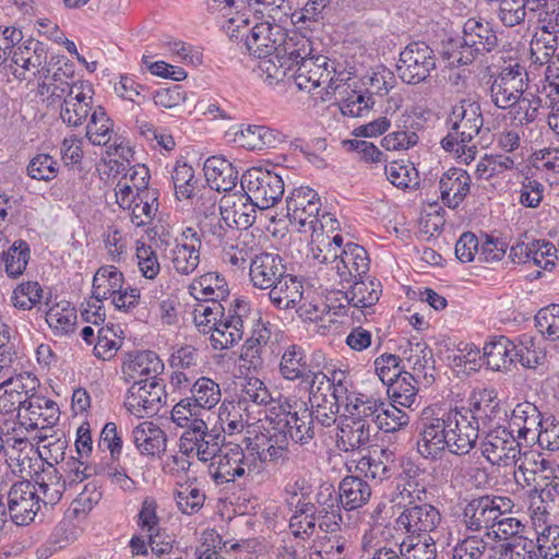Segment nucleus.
I'll return each instance as SVG.
<instances>
[{
    "label": "nucleus",
    "instance_id": "57",
    "mask_svg": "<svg viewBox=\"0 0 559 559\" xmlns=\"http://www.w3.org/2000/svg\"><path fill=\"white\" fill-rule=\"evenodd\" d=\"M409 424V415L394 404L381 402L377 426L384 432H395Z\"/></svg>",
    "mask_w": 559,
    "mask_h": 559
},
{
    "label": "nucleus",
    "instance_id": "9",
    "mask_svg": "<svg viewBox=\"0 0 559 559\" xmlns=\"http://www.w3.org/2000/svg\"><path fill=\"white\" fill-rule=\"evenodd\" d=\"M512 501L508 497L481 496L472 499L463 510V521L466 528L478 532L483 528L495 527L498 518L510 511Z\"/></svg>",
    "mask_w": 559,
    "mask_h": 559
},
{
    "label": "nucleus",
    "instance_id": "28",
    "mask_svg": "<svg viewBox=\"0 0 559 559\" xmlns=\"http://www.w3.org/2000/svg\"><path fill=\"white\" fill-rule=\"evenodd\" d=\"M465 414L468 415L469 420L477 421L479 428L480 425L486 426L507 413L501 408L497 393L493 390L483 389L472 393L469 407Z\"/></svg>",
    "mask_w": 559,
    "mask_h": 559
},
{
    "label": "nucleus",
    "instance_id": "12",
    "mask_svg": "<svg viewBox=\"0 0 559 559\" xmlns=\"http://www.w3.org/2000/svg\"><path fill=\"white\" fill-rule=\"evenodd\" d=\"M480 451L490 464L508 466L520 455L521 447L513 430L498 426L481 440Z\"/></svg>",
    "mask_w": 559,
    "mask_h": 559
},
{
    "label": "nucleus",
    "instance_id": "34",
    "mask_svg": "<svg viewBox=\"0 0 559 559\" xmlns=\"http://www.w3.org/2000/svg\"><path fill=\"white\" fill-rule=\"evenodd\" d=\"M463 45L478 55L489 52L498 45V38L488 22L468 19L463 26Z\"/></svg>",
    "mask_w": 559,
    "mask_h": 559
},
{
    "label": "nucleus",
    "instance_id": "1",
    "mask_svg": "<svg viewBox=\"0 0 559 559\" xmlns=\"http://www.w3.org/2000/svg\"><path fill=\"white\" fill-rule=\"evenodd\" d=\"M449 133L441 140L444 151L454 153L463 163L469 164L477 153L473 140L479 134L484 118L480 105L471 99H462L452 107L448 118Z\"/></svg>",
    "mask_w": 559,
    "mask_h": 559
},
{
    "label": "nucleus",
    "instance_id": "59",
    "mask_svg": "<svg viewBox=\"0 0 559 559\" xmlns=\"http://www.w3.org/2000/svg\"><path fill=\"white\" fill-rule=\"evenodd\" d=\"M43 298V288L38 282H23L12 294V301L15 308L31 310L37 306Z\"/></svg>",
    "mask_w": 559,
    "mask_h": 559
},
{
    "label": "nucleus",
    "instance_id": "43",
    "mask_svg": "<svg viewBox=\"0 0 559 559\" xmlns=\"http://www.w3.org/2000/svg\"><path fill=\"white\" fill-rule=\"evenodd\" d=\"M306 358L302 347L297 345L288 346L284 350L280 362L282 377L289 381L300 380L301 382L313 368L307 364Z\"/></svg>",
    "mask_w": 559,
    "mask_h": 559
},
{
    "label": "nucleus",
    "instance_id": "41",
    "mask_svg": "<svg viewBox=\"0 0 559 559\" xmlns=\"http://www.w3.org/2000/svg\"><path fill=\"white\" fill-rule=\"evenodd\" d=\"M394 453L388 448L380 449V452L373 451L372 454L362 456L356 469L367 478L381 483L392 477V466Z\"/></svg>",
    "mask_w": 559,
    "mask_h": 559
},
{
    "label": "nucleus",
    "instance_id": "62",
    "mask_svg": "<svg viewBox=\"0 0 559 559\" xmlns=\"http://www.w3.org/2000/svg\"><path fill=\"white\" fill-rule=\"evenodd\" d=\"M535 546L533 539L518 536L501 545L499 559H538Z\"/></svg>",
    "mask_w": 559,
    "mask_h": 559
},
{
    "label": "nucleus",
    "instance_id": "61",
    "mask_svg": "<svg viewBox=\"0 0 559 559\" xmlns=\"http://www.w3.org/2000/svg\"><path fill=\"white\" fill-rule=\"evenodd\" d=\"M534 543L538 559L559 558V526H547L537 535Z\"/></svg>",
    "mask_w": 559,
    "mask_h": 559
},
{
    "label": "nucleus",
    "instance_id": "14",
    "mask_svg": "<svg viewBox=\"0 0 559 559\" xmlns=\"http://www.w3.org/2000/svg\"><path fill=\"white\" fill-rule=\"evenodd\" d=\"M441 519V513L435 506L409 502V506L396 519V525L400 530H404L408 536L427 537L436 532Z\"/></svg>",
    "mask_w": 559,
    "mask_h": 559
},
{
    "label": "nucleus",
    "instance_id": "58",
    "mask_svg": "<svg viewBox=\"0 0 559 559\" xmlns=\"http://www.w3.org/2000/svg\"><path fill=\"white\" fill-rule=\"evenodd\" d=\"M171 180L177 198L190 199L194 195L198 180L193 168L186 163H177L171 174Z\"/></svg>",
    "mask_w": 559,
    "mask_h": 559
},
{
    "label": "nucleus",
    "instance_id": "22",
    "mask_svg": "<svg viewBox=\"0 0 559 559\" xmlns=\"http://www.w3.org/2000/svg\"><path fill=\"white\" fill-rule=\"evenodd\" d=\"M245 194H225L219 201V214L224 223L234 229H248L255 222V206L246 201Z\"/></svg>",
    "mask_w": 559,
    "mask_h": 559
},
{
    "label": "nucleus",
    "instance_id": "16",
    "mask_svg": "<svg viewBox=\"0 0 559 559\" xmlns=\"http://www.w3.org/2000/svg\"><path fill=\"white\" fill-rule=\"evenodd\" d=\"M39 388V380L28 372L17 373L0 382V414L17 412V417L32 390Z\"/></svg>",
    "mask_w": 559,
    "mask_h": 559
},
{
    "label": "nucleus",
    "instance_id": "20",
    "mask_svg": "<svg viewBox=\"0 0 559 559\" xmlns=\"http://www.w3.org/2000/svg\"><path fill=\"white\" fill-rule=\"evenodd\" d=\"M371 487L359 476H346L340 484L337 493L332 487H328V495L331 506L341 504L346 511L358 510L362 508L371 498Z\"/></svg>",
    "mask_w": 559,
    "mask_h": 559
},
{
    "label": "nucleus",
    "instance_id": "23",
    "mask_svg": "<svg viewBox=\"0 0 559 559\" xmlns=\"http://www.w3.org/2000/svg\"><path fill=\"white\" fill-rule=\"evenodd\" d=\"M452 427L449 428L447 449L455 455H465L476 445L479 428L465 413L453 409Z\"/></svg>",
    "mask_w": 559,
    "mask_h": 559
},
{
    "label": "nucleus",
    "instance_id": "36",
    "mask_svg": "<svg viewBox=\"0 0 559 559\" xmlns=\"http://www.w3.org/2000/svg\"><path fill=\"white\" fill-rule=\"evenodd\" d=\"M370 437L371 425L345 416L338 425L336 447L343 452L355 451L366 445L370 441Z\"/></svg>",
    "mask_w": 559,
    "mask_h": 559
},
{
    "label": "nucleus",
    "instance_id": "15",
    "mask_svg": "<svg viewBox=\"0 0 559 559\" xmlns=\"http://www.w3.org/2000/svg\"><path fill=\"white\" fill-rule=\"evenodd\" d=\"M250 32L245 36L247 50L257 58H266L284 39L286 23L272 22L270 20H254Z\"/></svg>",
    "mask_w": 559,
    "mask_h": 559
},
{
    "label": "nucleus",
    "instance_id": "5",
    "mask_svg": "<svg viewBox=\"0 0 559 559\" xmlns=\"http://www.w3.org/2000/svg\"><path fill=\"white\" fill-rule=\"evenodd\" d=\"M528 87V73L520 63L509 64L492 78L489 86L491 103L499 109H511Z\"/></svg>",
    "mask_w": 559,
    "mask_h": 559
},
{
    "label": "nucleus",
    "instance_id": "63",
    "mask_svg": "<svg viewBox=\"0 0 559 559\" xmlns=\"http://www.w3.org/2000/svg\"><path fill=\"white\" fill-rule=\"evenodd\" d=\"M536 328L549 340H559V305L552 304L540 309L535 316Z\"/></svg>",
    "mask_w": 559,
    "mask_h": 559
},
{
    "label": "nucleus",
    "instance_id": "55",
    "mask_svg": "<svg viewBox=\"0 0 559 559\" xmlns=\"http://www.w3.org/2000/svg\"><path fill=\"white\" fill-rule=\"evenodd\" d=\"M194 402L209 412L215 407L222 397L219 385L207 377L199 378L191 388Z\"/></svg>",
    "mask_w": 559,
    "mask_h": 559
},
{
    "label": "nucleus",
    "instance_id": "32",
    "mask_svg": "<svg viewBox=\"0 0 559 559\" xmlns=\"http://www.w3.org/2000/svg\"><path fill=\"white\" fill-rule=\"evenodd\" d=\"M143 173L144 175L141 177V182L139 185L134 183L136 199L131 206H129L131 210V222L136 227L148 225L158 210L157 193L155 190H151L146 187L147 182L145 179L147 177V170L144 169Z\"/></svg>",
    "mask_w": 559,
    "mask_h": 559
},
{
    "label": "nucleus",
    "instance_id": "33",
    "mask_svg": "<svg viewBox=\"0 0 559 559\" xmlns=\"http://www.w3.org/2000/svg\"><path fill=\"white\" fill-rule=\"evenodd\" d=\"M132 442L142 455L159 456L166 451V433L152 421L135 426L131 433Z\"/></svg>",
    "mask_w": 559,
    "mask_h": 559
},
{
    "label": "nucleus",
    "instance_id": "11",
    "mask_svg": "<svg viewBox=\"0 0 559 559\" xmlns=\"http://www.w3.org/2000/svg\"><path fill=\"white\" fill-rule=\"evenodd\" d=\"M8 511L16 525H28L40 511V496L29 480L14 483L7 495Z\"/></svg>",
    "mask_w": 559,
    "mask_h": 559
},
{
    "label": "nucleus",
    "instance_id": "24",
    "mask_svg": "<svg viewBox=\"0 0 559 559\" xmlns=\"http://www.w3.org/2000/svg\"><path fill=\"white\" fill-rule=\"evenodd\" d=\"M286 271V265L278 254L262 252L251 260L249 275L253 287L265 290L273 286Z\"/></svg>",
    "mask_w": 559,
    "mask_h": 559
},
{
    "label": "nucleus",
    "instance_id": "48",
    "mask_svg": "<svg viewBox=\"0 0 559 559\" xmlns=\"http://www.w3.org/2000/svg\"><path fill=\"white\" fill-rule=\"evenodd\" d=\"M60 71L61 69H58V71L53 73L51 82H43L38 84V94L47 98L48 105H52L56 100L60 99L64 102L66 98L73 96L78 91L81 90L79 88V83L82 81L72 83L63 81L62 76L64 73H61Z\"/></svg>",
    "mask_w": 559,
    "mask_h": 559
},
{
    "label": "nucleus",
    "instance_id": "54",
    "mask_svg": "<svg viewBox=\"0 0 559 559\" xmlns=\"http://www.w3.org/2000/svg\"><path fill=\"white\" fill-rule=\"evenodd\" d=\"M224 307L221 302L203 301L195 306L193 310V321L202 333H212L224 316Z\"/></svg>",
    "mask_w": 559,
    "mask_h": 559
},
{
    "label": "nucleus",
    "instance_id": "49",
    "mask_svg": "<svg viewBox=\"0 0 559 559\" xmlns=\"http://www.w3.org/2000/svg\"><path fill=\"white\" fill-rule=\"evenodd\" d=\"M418 383L419 379L415 374L405 371L394 382L388 384V391L392 393L394 403L403 407H411L416 401Z\"/></svg>",
    "mask_w": 559,
    "mask_h": 559
},
{
    "label": "nucleus",
    "instance_id": "52",
    "mask_svg": "<svg viewBox=\"0 0 559 559\" xmlns=\"http://www.w3.org/2000/svg\"><path fill=\"white\" fill-rule=\"evenodd\" d=\"M29 260V247L26 241H15L7 251L2 253L8 276L16 278L22 275Z\"/></svg>",
    "mask_w": 559,
    "mask_h": 559
},
{
    "label": "nucleus",
    "instance_id": "46",
    "mask_svg": "<svg viewBox=\"0 0 559 559\" xmlns=\"http://www.w3.org/2000/svg\"><path fill=\"white\" fill-rule=\"evenodd\" d=\"M114 123L102 106H96L86 126V138L93 145L106 146L114 132Z\"/></svg>",
    "mask_w": 559,
    "mask_h": 559
},
{
    "label": "nucleus",
    "instance_id": "18",
    "mask_svg": "<svg viewBox=\"0 0 559 559\" xmlns=\"http://www.w3.org/2000/svg\"><path fill=\"white\" fill-rule=\"evenodd\" d=\"M59 414L57 403L35 389L31 391L20 419L22 425L31 429H44L53 426L59 419Z\"/></svg>",
    "mask_w": 559,
    "mask_h": 559
},
{
    "label": "nucleus",
    "instance_id": "29",
    "mask_svg": "<svg viewBox=\"0 0 559 559\" xmlns=\"http://www.w3.org/2000/svg\"><path fill=\"white\" fill-rule=\"evenodd\" d=\"M543 424L544 418L538 408L533 403L523 402L512 411L510 430H516L518 439L534 441Z\"/></svg>",
    "mask_w": 559,
    "mask_h": 559
},
{
    "label": "nucleus",
    "instance_id": "53",
    "mask_svg": "<svg viewBox=\"0 0 559 559\" xmlns=\"http://www.w3.org/2000/svg\"><path fill=\"white\" fill-rule=\"evenodd\" d=\"M292 423L295 425L294 433H292V440L295 443L307 444L318 432L317 424H314L312 418V413L309 412L306 404L298 405L295 403V418Z\"/></svg>",
    "mask_w": 559,
    "mask_h": 559
},
{
    "label": "nucleus",
    "instance_id": "13",
    "mask_svg": "<svg viewBox=\"0 0 559 559\" xmlns=\"http://www.w3.org/2000/svg\"><path fill=\"white\" fill-rule=\"evenodd\" d=\"M321 200L318 193L309 187L294 189L286 199L287 215L289 221L300 227L314 230L318 223L323 227L324 223L319 218Z\"/></svg>",
    "mask_w": 559,
    "mask_h": 559
},
{
    "label": "nucleus",
    "instance_id": "39",
    "mask_svg": "<svg viewBox=\"0 0 559 559\" xmlns=\"http://www.w3.org/2000/svg\"><path fill=\"white\" fill-rule=\"evenodd\" d=\"M515 357L516 345L503 335L495 336L484 346L483 359L491 370L501 371L509 369Z\"/></svg>",
    "mask_w": 559,
    "mask_h": 559
},
{
    "label": "nucleus",
    "instance_id": "30",
    "mask_svg": "<svg viewBox=\"0 0 559 559\" xmlns=\"http://www.w3.org/2000/svg\"><path fill=\"white\" fill-rule=\"evenodd\" d=\"M211 189L219 192L231 191L238 181V170L223 156H211L203 166Z\"/></svg>",
    "mask_w": 559,
    "mask_h": 559
},
{
    "label": "nucleus",
    "instance_id": "47",
    "mask_svg": "<svg viewBox=\"0 0 559 559\" xmlns=\"http://www.w3.org/2000/svg\"><path fill=\"white\" fill-rule=\"evenodd\" d=\"M349 285L350 299L354 309L370 308L380 298L381 284L377 280L358 278L353 281Z\"/></svg>",
    "mask_w": 559,
    "mask_h": 559
},
{
    "label": "nucleus",
    "instance_id": "26",
    "mask_svg": "<svg viewBox=\"0 0 559 559\" xmlns=\"http://www.w3.org/2000/svg\"><path fill=\"white\" fill-rule=\"evenodd\" d=\"M79 88L73 96L66 98L61 104L60 118L70 127L81 126L88 114L93 111V86L88 82L79 83Z\"/></svg>",
    "mask_w": 559,
    "mask_h": 559
},
{
    "label": "nucleus",
    "instance_id": "64",
    "mask_svg": "<svg viewBox=\"0 0 559 559\" xmlns=\"http://www.w3.org/2000/svg\"><path fill=\"white\" fill-rule=\"evenodd\" d=\"M488 542L479 536H468L453 548L452 559H486Z\"/></svg>",
    "mask_w": 559,
    "mask_h": 559
},
{
    "label": "nucleus",
    "instance_id": "8",
    "mask_svg": "<svg viewBox=\"0 0 559 559\" xmlns=\"http://www.w3.org/2000/svg\"><path fill=\"white\" fill-rule=\"evenodd\" d=\"M321 262L326 265L331 264L326 270L333 272L334 281L343 288H345V284H350L355 280L362 278L368 273L370 264L365 248L353 242L346 243L341 250V253H335L331 261L328 255L324 254Z\"/></svg>",
    "mask_w": 559,
    "mask_h": 559
},
{
    "label": "nucleus",
    "instance_id": "25",
    "mask_svg": "<svg viewBox=\"0 0 559 559\" xmlns=\"http://www.w3.org/2000/svg\"><path fill=\"white\" fill-rule=\"evenodd\" d=\"M331 60L323 56H313L312 53L306 57L295 70L294 80L299 90L312 91L322 84H325L328 76L331 74L330 64Z\"/></svg>",
    "mask_w": 559,
    "mask_h": 559
},
{
    "label": "nucleus",
    "instance_id": "27",
    "mask_svg": "<svg viewBox=\"0 0 559 559\" xmlns=\"http://www.w3.org/2000/svg\"><path fill=\"white\" fill-rule=\"evenodd\" d=\"M471 182V176L462 168L453 167L443 173L439 189L444 205L456 209L469 193Z\"/></svg>",
    "mask_w": 559,
    "mask_h": 559
},
{
    "label": "nucleus",
    "instance_id": "38",
    "mask_svg": "<svg viewBox=\"0 0 559 559\" xmlns=\"http://www.w3.org/2000/svg\"><path fill=\"white\" fill-rule=\"evenodd\" d=\"M189 289L190 294L201 301L221 302L229 295L226 280L216 272H209L195 278Z\"/></svg>",
    "mask_w": 559,
    "mask_h": 559
},
{
    "label": "nucleus",
    "instance_id": "56",
    "mask_svg": "<svg viewBox=\"0 0 559 559\" xmlns=\"http://www.w3.org/2000/svg\"><path fill=\"white\" fill-rule=\"evenodd\" d=\"M206 409L199 406L192 396L180 400L171 409V420L179 427L189 428L194 420L205 419Z\"/></svg>",
    "mask_w": 559,
    "mask_h": 559
},
{
    "label": "nucleus",
    "instance_id": "2",
    "mask_svg": "<svg viewBox=\"0 0 559 559\" xmlns=\"http://www.w3.org/2000/svg\"><path fill=\"white\" fill-rule=\"evenodd\" d=\"M453 409H433L430 407L421 412L418 423L419 438L417 440L418 453L429 460H439L449 445V428L452 427Z\"/></svg>",
    "mask_w": 559,
    "mask_h": 559
},
{
    "label": "nucleus",
    "instance_id": "7",
    "mask_svg": "<svg viewBox=\"0 0 559 559\" xmlns=\"http://www.w3.org/2000/svg\"><path fill=\"white\" fill-rule=\"evenodd\" d=\"M225 436L216 428L210 429L205 419L194 420L179 439V450L186 456L195 455L207 462L221 450Z\"/></svg>",
    "mask_w": 559,
    "mask_h": 559
},
{
    "label": "nucleus",
    "instance_id": "35",
    "mask_svg": "<svg viewBox=\"0 0 559 559\" xmlns=\"http://www.w3.org/2000/svg\"><path fill=\"white\" fill-rule=\"evenodd\" d=\"M302 294L301 281L287 272L269 288L270 301L281 310L294 308L298 302H301Z\"/></svg>",
    "mask_w": 559,
    "mask_h": 559
},
{
    "label": "nucleus",
    "instance_id": "42",
    "mask_svg": "<svg viewBox=\"0 0 559 559\" xmlns=\"http://www.w3.org/2000/svg\"><path fill=\"white\" fill-rule=\"evenodd\" d=\"M407 364L418 379L423 378L426 384L435 380V360L431 348L423 342L409 343L408 355L405 357Z\"/></svg>",
    "mask_w": 559,
    "mask_h": 559
},
{
    "label": "nucleus",
    "instance_id": "4",
    "mask_svg": "<svg viewBox=\"0 0 559 559\" xmlns=\"http://www.w3.org/2000/svg\"><path fill=\"white\" fill-rule=\"evenodd\" d=\"M240 185L247 195L246 201H251L260 210L277 204L285 190L282 176L262 167L246 170Z\"/></svg>",
    "mask_w": 559,
    "mask_h": 559
},
{
    "label": "nucleus",
    "instance_id": "17",
    "mask_svg": "<svg viewBox=\"0 0 559 559\" xmlns=\"http://www.w3.org/2000/svg\"><path fill=\"white\" fill-rule=\"evenodd\" d=\"M249 311L248 304L236 299L234 309L221 317L211 334V344L214 349H227L238 343L243 336V317Z\"/></svg>",
    "mask_w": 559,
    "mask_h": 559
},
{
    "label": "nucleus",
    "instance_id": "19",
    "mask_svg": "<svg viewBox=\"0 0 559 559\" xmlns=\"http://www.w3.org/2000/svg\"><path fill=\"white\" fill-rule=\"evenodd\" d=\"M200 249L201 236L193 228H186L169 252L174 270L180 275L192 274L200 264Z\"/></svg>",
    "mask_w": 559,
    "mask_h": 559
},
{
    "label": "nucleus",
    "instance_id": "50",
    "mask_svg": "<svg viewBox=\"0 0 559 559\" xmlns=\"http://www.w3.org/2000/svg\"><path fill=\"white\" fill-rule=\"evenodd\" d=\"M253 20L288 23L292 20L289 0H254Z\"/></svg>",
    "mask_w": 559,
    "mask_h": 559
},
{
    "label": "nucleus",
    "instance_id": "44",
    "mask_svg": "<svg viewBox=\"0 0 559 559\" xmlns=\"http://www.w3.org/2000/svg\"><path fill=\"white\" fill-rule=\"evenodd\" d=\"M123 284V274L116 266H102L97 270L93 278V297L103 299L112 298L114 295L120 293Z\"/></svg>",
    "mask_w": 559,
    "mask_h": 559
},
{
    "label": "nucleus",
    "instance_id": "21",
    "mask_svg": "<svg viewBox=\"0 0 559 559\" xmlns=\"http://www.w3.org/2000/svg\"><path fill=\"white\" fill-rule=\"evenodd\" d=\"M163 370V361L152 350L130 353L122 364L123 378L132 383L159 379Z\"/></svg>",
    "mask_w": 559,
    "mask_h": 559
},
{
    "label": "nucleus",
    "instance_id": "45",
    "mask_svg": "<svg viewBox=\"0 0 559 559\" xmlns=\"http://www.w3.org/2000/svg\"><path fill=\"white\" fill-rule=\"evenodd\" d=\"M271 338V331L262 326L253 331V334L242 345L240 359L248 369H259L263 365L262 353Z\"/></svg>",
    "mask_w": 559,
    "mask_h": 559
},
{
    "label": "nucleus",
    "instance_id": "51",
    "mask_svg": "<svg viewBox=\"0 0 559 559\" xmlns=\"http://www.w3.org/2000/svg\"><path fill=\"white\" fill-rule=\"evenodd\" d=\"M403 559H436V540L432 536H407L400 545Z\"/></svg>",
    "mask_w": 559,
    "mask_h": 559
},
{
    "label": "nucleus",
    "instance_id": "3",
    "mask_svg": "<svg viewBox=\"0 0 559 559\" xmlns=\"http://www.w3.org/2000/svg\"><path fill=\"white\" fill-rule=\"evenodd\" d=\"M210 461L209 473L217 485L245 478L258 469L257 454L246 453L239 444L231 442H223L219 452Z\"/></svg>",
    "mask_w": 559,
    "mask_h": 559
},
{
    "label": "nucleus",
    "instance_id": "60",
    "mask_svg": "<svg viewBox=\"0 0 559 559\" xmlns=\"http://www.w3.org/2000/svg\"><path fill=\"white\" fill-rule=\"evenodd\" d=\"M384 170L388 180L397 188H408L418 183V174L412 164L393 160L385 165Z\"/></svg>",
    "mask_w": 559,
    "mask_h": 559
},
{
    "label": "nucleus",
    "instance_id": "31",
    "mask_svg": "<svg viewBox=\"0 0 559 559\" xmlns=\"http://www.w3.org/2000/svg\"><path fill=\"white\" fill-rule=\"evenodd\" d=\"M34 480L40 501L45 507H53L61 500L67 484L53 463H46V466L36 473Z\"/></svg>",
    "mask_w": 559,
    "mask_h": 559
},
{
    "label": "nucleus",
    "instance_id": "40",
    "mask_svg": "<svg viewBox=\"0 0 559 559\" xmlns=\"http://www.w3.org/2000/svg\"><path fill=\"white\" fill-rule=\"evenodd\" d=\"M311 53L312 44L308 37L296 32L288 36L286 28L284 29V39L276 48L275 58L282 59L285 63H288L290 69H294Z\"/></svg>",
    "mask_w": 559,
    "mask_h": 559
},
{
    "label": "nucleus",
    "instance_id": "37",
    "mask_svg": "<svg viewBox=\"0 0 559 559\" xmlns=\"http://www.w3.org/2000/svg\"><path fill=\"white\" fill-rule=\"evenodd\" d=\"M46 58L43 45L39 41L29 40L26 45L17 47L12 53V62L22 69L20 73L15 69L14 74L25 79L26 71L33 74L43 72L44 76L47 78L49 70L43 68Z\"/></svg>",
    "mask_w": 559,
    "mask_h": 559
},
{
    "label": "nucleus",
    "instance_id": "10",
    "mask_svg": "<svg viewBox=\"0 0 559 559\" xmlns=\"http://www.w3.org/2000/svg\"><path fill=\"white\" fill-rule=\"evenodd\" d=\"M166 400L165 385L162 379L132 383L128 390L124 405L139 418L156 415Z\"/></svg>",
    "mask_w": 559,
    "mask_h": 559
},
{
    "label": "nucleus",
    "instance_id": "6",
    "mask_svg": "<svg viewBox=\"0 0 559 559\" xmlns=\"http://www.w3.org/2000/svg\"><path fill=\"white\" fill-rule=\"evenodd\" d=\"M437 57L425 41L409 43L401 52L396 64L399 78L406 84H418L436 69Z\"/></svg>",
    "mask_w": 559,
    "mask_h": 559
}]
</instances>
